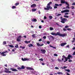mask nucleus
Listing matches in <instances>:
<instances>
[{
    "label": "nucleus",
    "instance_id": "f257e3e1",
    "mask_svg": "<svg viewBox=\"0 0 75 75\" xmlns=\"http://www.w3.org/2000/svg\"><path fill=\"white\" fill-rule=\"evenodd\" d=\"M51 34L52 35H55L57 36V35H59L60 37H65L67 35V34L65 33L64 34H61L60 32H57L56 33H55L52 32L51 33Z\"/></svg>",
    "mask_w": 75,
    "mask_h": 75
},
{
    "label": "nucleus",
    "instance_id": "f03ea898",
    "mask_svg": "<svg viewBox=\"0 0 75 75\" xmlns=\"http://www.w3.org/2000/svg\"><path fill=\"white\" fill-rule=\"evenodd\" d=\"M52 4V2H50L48 4L47 6H46L47 8H44L45 10H49L50 9H52V8L50 6L51 4Z\"/></svg>",
    "mask_w": 75,
    "mask_h": 75
},
{
    "label": "nucleus",
    "instance_id": "7ed1b4c3",
    "mask_svg": "<svg viewBox=\"0 0 75 75\" xmlns=\"http://www.w3.org/2000/svg\"><path fill=\"white\" fill-rule=\"evenodd\" d=\"M63 18L62 16L60 18L61 20V22L62 23H65V22L67 21V19L65 18Z\"/></svg>",
    "mask_w": 75,
    "mask_h": 75
},
{
    "label": "nucleus",
    "instance_id": "20e7f679",
    "mask_svg": "<svg viewBox=\"0 0 75 75\" xmlns=\"http://www.w3.org/2000/svg\"><path fill=\"white\" fill-rule=\"evenodd\" d=\"M73 58V56H71V55L70 54H69L68 56L66 58V59H65V60L64 61V62H67V61H68V59H71V58Z\"/></svg>",
    "mask_w": 75,
    "mask_h": 75
},
{
    "label": "nucleus",
    "instance_id": "39448f33",
    "mask_svg": "<svg viewBox=\"0 0 75 75\" xmlns=\"http://www.w3.org/2000/svg\"><path fill=\"white\" fill-rule=\"evenodd\" d=\"M5 70H5L4 72H5L6 73H13L12 72H11L10 71H9V69H7L6 68H5Z\"/></svg>",
    "mask_w": 75,
    "mask_h": 75
},
{
    "label": "nucleus",
    "instance_id": "423d86ee",
    "mask_svg": "<svg viewBox=\"0 0 75 75\" xmlns=\"http://www.w3.org/2000/svg\"><path fill=\"white\" fill-rule=\"evenodd\" d=\"M10 70L11 71H14L15 72L18 71V70L16 69L12 68H10Z\"/></svg>",
    "mask_w": 75,
    "mask_h": 75
},
{
    "label": "nucleus",
    "instance_id": "0eeeda50",
    "mask_svg": "<svg viewBox=\"0 0 75 75\" xmlns=\"http://www.w3.org/2000/svg\"><path fill=\"white\" fill-rule=\"evenodd\" d=\"M66 3H67V2H65V1L64 0H61V4H66Z\"/></svg>",
    "mask_w": 75,
    "mask_h": 75
},
{
    "label": "nucleus",
    "instance_id": "6e6552de",
    "mask_svg": "<svg viewBox=\"0 0 75 75\" xmlns=\"http://www.w3.org/2000/svg\"><path fill=\"white\" fill-rule=\"evenodd\" d=\"M66 4L67 5V6L66 7V8H69V4L68 2H66Z\"/></svg>",
    "mask_w": 75,
    "mask_h": 75
},
{
    "label": "nucleus",
    "instance_id": "1a4fd4ad",
    "mask_svg": "<svg viewBox=\"0 0 75 75\" xmlns=\"http://www.w3.org/2000/svg\"><path fill=\"white\" fill-rule=\"evenodd\" d=\"M6 53V52H2L1 53V56H3V57L6 56V54H4Z\"/></svg>",
    "mask_w": 75,
    "mask_h": 75
},
{
    "label": "nucleus",
    "instance_id": "9d476101",
    "mask_svg": "<svg viewBox=\"0 0 75 75\" xmlns=\"http://www.w3.org/2000/svg\"><path fill=\"white\" fill-rule=\"evenodd\" d=\"M40 51L43 54H45L46 52V50L43 49H40Z\"/></svg>",
    "mask_w": 75,
    "mask_h": 75
},
{
    "label": "nucleus",
    "instance_id": "9b49d317",
    "mask_svg": "<svg viewBox=\"0 0 75 75\" xmlns=\"http://www.w3.org/2000/svg\"><path fill=\"white\" fill-rule=\"evenodd\" d=\"M48 38L49 40H51V39H54V38L53 36L50 35L48 36Z\"/></svg>",
    "mask_w": 75,
    "mask_h": 75
},
{
    "label": "nucleus",
    "instance_id": "f8f14e48",
    "mask_svg": "<svg viewBox=\"0 0 75 75\" xmlns=\"http://www.w3.org/2000/svg\"><path fill=\"white\" fill-rule=\"evenodd\" d=\"M37 45L38 46V47H41L42 46H43L44 45V44H42L41 45L40 44V43H37Z\"/></svg>",
    "mask_w": 75,
    "mask_h": 75
},
{
    "label": "nucleus",
    "instance_id": "ddd939ff",
    "mask_svg": "<svg viewBox=\"0 0 75 75\" xmlns=\"http://www.w3.org/2000/svg\"><path fill=\"white\" fill-rule=\"evenodd\" d=\"M66 44H67V43H63L60 44V45L61 47H64Z\"/></svg>",
    "mask_w": 75,
    "mask_h": 75
},
{
    "label": "nucleus",
    "instance_id": "4468645a",
    "mask_svg": "<svg viewBox=\"0 0 75 75\" xmlns=\"http://www.w3.org/2000/svg\"><path fill=\"white\" fill-rule=\"evenodd\" d=\"M26 69H29V70H34V69L30 67H26Z\"/></svg>",
    "mask_w": 75,
    "mask_h": 75
},
{
    "label": "nucleus",
    "instance_id": "2eb2a0df",
    "mask_svg": "<svg viewBox=\"0 0 75 75\" xmlns=\"http://www.w3.org/2000/svg\"><path fill=\"white\" fill-rule=\"evenodd\" d=\"M36 7V4H33L31 5V7Z\"/></svg>",
    "mask_w": 75,
    "mask_h": 75
},
{
    "label": "nucleus",
    "instance_id": "dca6fc26",
    "mask_svg": "<svg viewBox=\"0 0 75 75\" xmlns=\"http://www.w3.org/2000/svg\"><path fill=\"white\" fill-rule=\"evenodd\" d=\"M32 21H34L35 22H36V21H37V20L36 19L34 18L33 19V20H32Z\"/></svg>",
    "mask_w": 75,
    "mask_h": 75
},
{
    "label": "nucleus",
    "instance_id": "f3484780",
    "mask_svg": "<svg viewBox=\"0 0 75 75\" xmlns=\"http://www.w3.org/2000/svg\"><path fill=\"white\" fill-rule=\"evenodd\" d=\"M24 42H25L26 44H28V43H30V41H24Z\"/></svg>",
    "mask_w": 75,
    "mask_h": 75
},
{
    "label": "nucleus",
    "instance_id": "a211bd4d",
    "mask_svg": "<svg viewBox=\"0 0 75 75\" xmlns=\"http://www.w3.org/2000/svg\"><path fill=\"white\" fill-rule=\"evenodd\" d=\"M65 10V13H67L68 12H69V10L68 9H66Z\"/></svg>",
    "mask_w": 75,
    "mask_h": 75
},
{
    "label": "nucleus",
    "instance_id": "6ab92c4d",
    "mask_svg": "<svg viewBox=\"0 0 75 75\" xmlns=\"http://www.w3.org/2000/svg\"><path fill=\"white\" fill-rule=\"evenodd\" d=\"M65 71H67V72H71V71L69 69H66L65 70Z\"/></svg>",
    "mask_w": 75,
    "mask_h": 75
},
{
    "label": "nucleus",
    "instance_id": "aec40b11",
    "mask_svg": "<svg viewBox=\"0 0 75 75\" xmlns=\"http://www.w3.org/2000/svg\"><path fill=\"white\" fill-rule=\"evenodd\" d=\"M36 10H37V9H36V8L33 9L32 10V11L33 12L35 11H36Z\"/></svg>",
    "mask_w": 75,
    "mask_h": 75
},
{
    "label": "nucleus",
    "instance_id": "412c9836",
    "mask_svg": "<svg viewBox=\"0 0 75 75\" xmlns=\"http://www.w3.org/2000/svg\"><path fill=\"white\" fill-rule=\"evenodd\" d=\"M29 47H33V45L31 44H30L29 45H28Z\"/></svg>",
    "mask_w": 75,
    "mask_h": 75
},
{
    "label": "nucleus",
    "instance_id": "4be33fe9",
    "mask_svg": "<svg viewBox=\"0 0 75 75\" xmlns=\"http://www.w3.org/2000/svg\"><path fill=\"white\" fill-rule=\"evenodd\" d=\"M17 41L20 42L21 40H20V39L17 38Z\"/></svg>",
    "mask_w": 75,
    "mask_h": 75
},
{
    "label": "nucleus",
    "instance_id": "5701e85b",
    "mask_svg": "<svg viewBox=\"0 0 75 75\" xmlns=\"http://www.w3.org/2000/svg\"><path fill=\"white\" fill-rule=\"evenodd\" d=\"M20 48H22V49H24L25 48V47H23L21 46H20Z\"/></svg>",
    "mask_w": 75,
    "mask_h": 75
},
{
    "label": "nucleus",
    "instance_id": "b1692460",
    "mask_svg": "<svg viewBox=\"0 0 75 75\" xmlns=\"http://www.w3.org/2000/svg\"><path fill=\"white\" fill-rule=\"evenodd\" d=\"M50 47H52V48H54V49H56V47H54V46H52L50 45Z\"/></svg>",
    "mask_w": 75,
    "mask_h": 75
},
{
    "label": "nucleus",
    "instance_id": "393cba45",
    "mask_svg": "<svg viewBox=\"0 0 75 75\" xmlns=\"http://www.w3.org/2000/svg\"><path fill=\"white\" fill-rule=\"evenodd\" d=\"M8 46L10 47H11V48H13L14 47V46L11 45H9Z\"/></svg>",
    "mask_w": 75,
    "mask_h": 75
},
{
    "label": "nucleus",
    "instance_id": "a878e982",
    "mask_svg": "<svg viewBox=\"0 0 75 75\" xmlns=\"http://www.w3.org/2000/svg\"><path fill=\"white\" fill-rule=\"evenodd\" d=\"M50 30L52 31V30H54V28H53L50 27Z\"/></svg>",
    "mask_w": 75,
    "mask_h": 75
},
{
    "label": "nucleus",
    "instance_id": "bb28decb",
    "mask_svg": "<svg viewBox=\"0 0 75 75\" xmlns=\"http://www.w3.org/2000/svg\"><path fill=\"white\" fill-rule=\"evenodd\" d=\"M21 69H25V67H24V66H22L21 67Z\"/></svg>",
    "mask_w": 75,
    "mask_h": 75
},
{
    "label": "nucleus",
    "instance_id": "cd10ccee",
    "mask_svg": "<svg viewBox=\"0 0 75 75\" xmlns=\"http://www.w3.org/2000/svg\"><path fill=\"white\" fill-rule=\"evenodd\" d=\"M3 44V45H6V41H4Z\"/></svg>",
    "mask_w": 75,
    "mask_h": 75
},
{
    "label": "nucleus",
    "instance_id": "c85d7f7f",
    "mask_svg": "<svg viewBox=\"0 0 75 75\" xmlns=\"http://www.w3.org/2000/svg\"><path fill=\"white\" fill-rule=\"evenodd\" d=\"M64 17H65V18H69V16H67V15H64Z\"/></svg>",
    "mask_w": 75,
    "mask_h": 75
},
{
    "label": "nucleus",
    "instance_id": "c756f323",
    "mask_svg": "<svg viewBox=\"0 0 75 75\" xmlns=\"http://www.w3.org/2000/svg\"><path fill=\"white\" fill-rule=\"evenodd\" d=\"M66 30H68V31H71L72 30L70 28H68L66 29Z\"/></svg>",
    "mask_w": 75,
    "mask_h": 75
},
{
    "label": "nucleus",
    "instance_id": "7c9ffc66",
    "mask_svg": "<svg viewBox=\"0 0 75 75\" xmlns=\"http://www.w3.org/2000/svg\"><path fill=\"white\" fill-rule=\"evenodd\" d=\"M19 3H17L15 4V6H18V5H19Z\"/></svg>",
    "mask_w": 75,
    "mask_h": 75
},
{
    "label": "nucleus",
    "instance_id": "2f4dec72",
    "mask_svg": "<svg viewBox=\"0 0 75 75\" xmlns=\"http://www.w3.org/2000/svg\"><path fill=\"white\" fill-rule=\"evenodd\" d=\"M27 60H29V59L26 58H24V61H27Z\"/></svg>",
    "mask_w": 75,
    "mask_h": 75
},
{
    "label": "nucleus",
    "instance_id": "473e14b6",
    "mask_svg": "<svg viewBox=\"0 0 75 75\" xmlns=\"http://www.w3.org/2000/svg\"><path fill=\"white\" fill-rule=\"evenodd\" d=\"M49 18L51 20V19H52V16H49Z\"/></svg>",
    "mask_w": 75,
    "mask_h": 75
},
{
    "label": "nucleus",
    "instance_id": "72a5a7b5",
    "mask_svg": "<svg viewBox=\"0 0 75 75\" xmlns=\"http://www.w3.org/2000/svg\"><path fill=\"white\" fill-rule=\"evenodd\" d=\"M61 13H65V10L61 11Z\"/></svg>",
    "mask_w": 75,
    "mask_h": 75
},
{
    "label": "nucleus",
    "instance_id": "f704fd0d",
    "mask_svg": "<svg viewBox=\"0 0 75 75\" xmlns=\"http://www.w3.org/2000/svg\"><path fill=\"white\" fill-rule=\"evenodd\" d=\"M16 8V7L15 6H13L12 7V8L13 9H14V8Z\"/></svg>",
    "mask_w": 75,
    "mask_h": 75
},
{
    "label": "nucleus",
    "instance_id": "c9c22d12",
    "mask_svg": "<svg viewBox=\"0 0 75 75\" xmlns=\"http://www.w3.org/2000/svg\"><path fill=\"white\" fill-rule=\"evenodd\" d=\"M62 57L63 58H65V59H67V58L65 56V55H63L62 56Z\"/></svg>",
    "mask_w": 75,
    "mask_h": 75
},
{
    "label": "nucleus",
    "instance_id": "e433bc0d",
    "mask_svg": "<svg viewBox=\"0 0 75 75\" xmlns=\"http://www.w3.org/2000/svg\"><path fill=\"white\" fill-rule=\"evenodd\" d=\"M15 48H18V45H16V46H15Z\"/></svg>",
    "mask_w": 75,
    "mask_h": 75
},
{
    "label": "nucleus",
    "instance_id": "4c0bfd02",
    "mask_svg": "<svg viewBox=\"0 0 75 75\" xmlns=\"http://www.w3.org/2000/svg\"><path fill=\"white\" fill-rule=\"evenodd\" d=\"M54 6H59V4H55V5H54Z\"/></svg>",
    "mask_w": 75,
    "mask_h": 75
},
{
    "label": "nucleus",
    "instance_id": "58836bf2",
    "mask_svg": "<svg viewBox=\"0 0 75 75\" xmlns=\"http://www.w3.org/2000/svg\"><path fill=\"white\" fill-rule=\"evenodd\" d=\"M64 28H69V26H65Z\"/></svg>",
    "mask_w": 75,
    "mask_h": 75
},
{
    "label": "nucleus",
    "instance_id": "ea45409f",
    "mask_svg": "<svg viewBox=\"0 0 75 75\" xmlns=\"http://www.w3.org/2000/svg\"><path fill=\"white\" fill-rule=\"evenodd\" d=\"M18 38H19L20 39H21V36L20 35L18 37Z\"/></svg>",
    "mask_w": 75,
    "mask_h": 75
},
{
    "label": "nucleus",
    "instance_id": "a19ab883",
    "mask_svg": "<svg viewBox=\"0 0 75 75\" xmlns=\"http://www.w3.org/2000/svg\"><path fill=\"white\" fill-rule=\"evenodd\" d=\"M67 68V67H66L65 66H64L63 67V68H62V69H66V68Z\"/></svg>",
    "mask_w": 75,
    "mask_h": 75
},
{
    "label": "nucleus",
    "instance_id": "79ce46f5",
    "mask_svg": "<svg viewBox=\"0 0 75 75\" xmlns=\"http://www.w3.org/2000/svg\"><path fill=\"white\" fill-rule=\"evenodd\" d=\"M61 16V13H59L57 15V16Z\"/></svg>",
    "mask_w": 75,
    "mask_h": 75
},
{
    "label": "nucleus",
    "instance_id": "37998d69",
    "mask_svg": "<svg viewBox=\"0 0 75 75\" xmlns=\"http://www.w3.org/2000/svg\"><path fill=\"white\" fill-rule=\"evenodd\" d=\"M46 38H47V37L45 36H44L43 37V39H46Z\"/></svg>",
    "mask_w": 75,
    "mask_h": 75
},
{
    "label": "nucleus",
    "instance_id": "c03bdc74",
    "mask_svg": "<svg viewBox=\"0 0 75 75\" xmlns=\"http://www.w3.org/2000/svg\"><path fill=\"white\" fill-rule=\"evenodd\" d=\"M57 74H62V72H58L57 73Z\"/></svg>",
    "mask_w": 75,
    "mask_h": 75
},
{
    "label": "nucleus",
    "instance_id": "a18cd8bd",
    "mask_svg": "<svg viewBox=\"0 0 75 75\" xmlns=\"http://www.w3.org/2000/svg\"><path fill=\"white\" fill-rule=\"evenodd\" d=\"M54 56H55V57H57L58 56V55L57 54H54Z\"/></svg>",
    "mask_w": 75,
    "mask_h": 75
},
{
    "label": "nucleus",
    "instance_id": "49530a36",
    "mask_svg": "<svg viewBox=\"0 0 75 75\" xmlns=\"http://www.w3.org/2000/svg\"><path fill=\"white\" fill-rule=\"evenodd\" d=\"M58 8V7L57 6H54V8Z\"/></svg>",
    "mask_w": 75,
    "mask_h": 75
},
{
    "label": "nucleus",
    "instance_id": "de8ad7c7",
    "mask_svg": "<svg viewBox=\"0 0 75 75\" xmlns=\"http://www.w3.org/2000/svg\"><path fill=\"white\" fill-rule=\"evenodd\" d=\"M47 44H49L50 43V41H47L46 42Z\"/></svg>",
    "mask_w": 75,
    "mask_h": 75
},
{
    "label": "nucleus",
    "instance_id": "09e8293b",
    "mask_svg": "<svg viewBox=\"0 0 75 75\" xmlns=\"http://www.w3.org/2000/svg\"><path fill=\"white\" fill-rule=\"evenodd\" d=\"M17 69H18L20 70V69H21V67H19L17 68Z\"/></svg>",
    "mask_w": 75,
    "mask_h": 75
},
{
    "label": "nucleus",
    "instance_id": "8fccbe9b",
    "mask_svg": "<svg viewBox=\"0 0 75 75\" xmlns=\"http://www.w3.org/2000/svg\"><path fill=\"white\" fill-rule=\"evenodd\" d=\"M55 68L56 69H59V68H58V67H55Z\"/></svg>",
    "mask_w": 75,
    "mask_h": 75
},
{
    "label": "nucleus",
    "instance_id": "3c124183",
    "mask_svg": "<svg viewBox=\"0 0 75 75\" xmlns=\"http://www.w3.org/2000/svg\"><path fill=\"white\" fill-rule=\"evenodd\" d=\"M69 13H64L65 15H68Z\"/></svg>",
    "mask_w": 75,
    "mask_h": 75
},
{
    "label": "nucleus",
    "instance_id": "603ef678",
    "mask_svg": "<svg viewBox=\"0 0 75 75\" xmlns=\"http://www.w3.org/2000/svg\"><path fill=\"white\" fill-rule=\"evenodd\" d=\"M39 60H40V61H43V59L42 58L39 59Z\"/></svg>",
    "mask_w": 75,
    "mask_h": 75
},
{
    "label": "nucleus",
    "instance_id": "864d4df0",
    "mask_svg": "<svg viewBox=\"0 0 75 75\" xmlns=\"http://www.w3.org/2000/svg\"><path fill=\"white\" fill-rule=\"evenodd\" d=\"M69 62H72V60H69Z\"/></svg>",
    "mask_w": 75,
    "mask_h": 75
},
{
    "label": "nucleus",
    "instance_id": "5fc2aeb1",
    "mask_svg": "<svg viewBox=\"0 0 75 75\" xmlns=\"http://www.w3.org/2000/svg\"><path fill=\"white\" fill-rule=\"evenodd\" d=\"M59 62H61V59H58Z\"/></svg>",
    "mask_w": 75,
    "mask_h": 75
},
{
    "label": "nucleus",
    "instance_id": "6e6d98bb",
    "mask_svg": "<svg viewBox=\"0 0 75 75\" xmlns=\"http://www.w3.org/2000/svg\"><path fill=\"white\" fill-rule=\"evenodd\" d=\"M66 30H67V29H65V28H64L63 29V31H66Z\"/></svg>",
    "mask_w": 75,
    "mask_h": 75
},
{
    "label": "nucleus",
    "instance_id": "4d7b16f0",
    "mask_svg": "<svg viewBox=\"0 0 75 75\" xmlns=\"http://www.w3.org/2000/svg\"><path fill=\"white\" fill-rule=\"evenodd\" d=\"M73 55H75V52H73Z\"/></svg>",
    "mask_w": 75,
    "mask_h": 75
},
{
    "label": "nucleus",
    "instance_id": "13d9d810",
    "mask_svg": "<svg viewBox=\"0 0 75 75\" xmlns=\"http://www.w3.org/2000/svg\"><path fill=\"white\" fill-rule=\"evenodd\" d=\"M66 47H67V48H68L69 47V45H68L66 46Z\"/></svg>",
    "mask_w": 75,
    "mask_h": 75
},
{
    "label": "nucleus",
    "instance_id": "bf43d9fd",
    "mask_svg": "<svg viewBox=\"0 0 75 75\" xmlns=\"http://www.w3.org/2000/svg\"><path fill=\"white\" fill-rule=\"evenodd\" d=\"M56 24L57 25H58V26H59V23H56Z\"/></svg>",
    "mask_w": 75,
    "mask_h": 75
},
{
    "label": "nucleus",
    "instance_id": "052dcab7",
    "mask_svg": "<svg viewBox=\"0 0 75 75\" xmlns=\"http://www.w3.org/2000/svg\"><path fill=\"white\" fill-rule=\"evenodd\" d=\"M42 41V39H41L39 40V41Z\"/></svg>",
    "mask_w": 75,
    "mask_h": 75
},
{
    "label": "nucleus",
    "instance_id": "680f3d73",
    "mask_svg": "<svg viewBox=\"0 0 75 75\" xmlns=\"http://www.w3.org/2000/svg\"><path fill=\"white\" fill-rule=\"evenodd\" d=\"M44 19H47V17H46L45 16L44 17Z\"/></svg>",
    "mask_w": 75,
    "mask_h": 75
},
{
    "label": "nucleus",
    "instance_id": "e2e57ef3",
    "mask_svg": "<svg viewBox=\"0 0 75 75\" xmlns=\"http://www.w3.org/2000/svg\"><path fill=\"white\" fill-rule=\"evenodd\" d=\"M71 8H72V9H74V6H72Z\"/></svg>",
    "mask_w": 75,
    "mask_h": 75
},
{
    "label": "nucleus",
    "instance_id": "0e129e2a",
    "mask_svg": "<svg viewBox=\"0 0 75 75\" xmlns=\"http://www.w3.org/2000/svg\"><path fill=\"white\" fill-rule=\"evenodd\" d=\"M39 28L40 29L41 28V26H39Z\"/></svg>",
    "mask_w": 75,
    "mask_h": 75
},
{
    "label": "nucleus",
    "instance_id": "69168bd1",
    "mask_svg": "<svg viewBox=\"0 0 75 75\" xmlns=\"http://www.w3.org/2000/svg\"><path fill=\"white\" fill-rule=\"evenodd\" d=\"M67 75H70V74H69L68 73H67Z\"/></svg>",
    "mask_w": 75,
    "mask_h": 75
},
{
    "label": "nucleus",
    "instance_id": "338daca9",
    "mask_svg": "<svg viewBox=\"0 0 75 75\" xmlns=\"http://www.w3.org/2000/svg\"><path fill=\"white\" fill-rule=\"evenodd\" d=\"M72 50H75V47H73V48H72Z\"/></svg>",
    "mask_w": 75,
    "mask_h": 75
},
{
    "label": "nucleus",
    "instance_id": "774afa93",
    "mask_svg": "<svg viewBox=\"0 0 75 75\" xmlns=\"http://www.w3.org/2000/svg\"><path fill=\"white\" fill-rule=\"evenodd\" d=\"M72 5H75V3L74 2L73 3V4H72Z\"/></svg>",
    "mask_w": 75,
    "mask_h": 75
}]
</instances>
